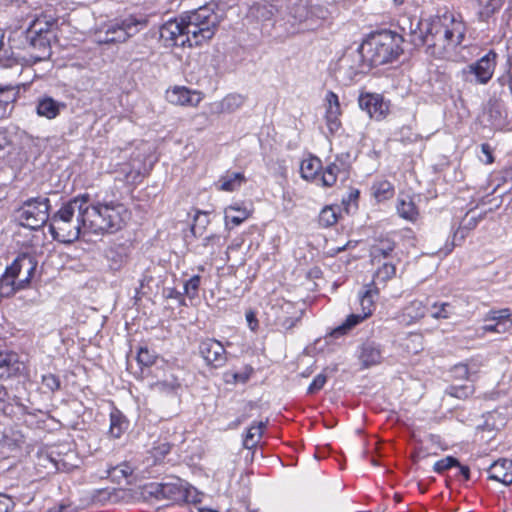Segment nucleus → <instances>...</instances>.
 Listing matches in <instances>:
<instances>
[{"mask_svg": "<svg viewBox=\"0 0 512 512\" xmlns=\"http://www.w3.org/2000/svg\"><path fill=\"white\" fill-rule=\"evenodd\" d=\"M403 34L382 30L369 35L354 51L355 60H364L367 67L391 63L402 54L404 36L415 47H425L427 54L439 59H454L464 44L467 25L463 17L452 11H445L424 20L402 19Z\"/></svg>", "mask_w": 512, "mask_h": 512, "instance_id": "obj_1", "label": "nucleus"}, {"mask_svg": "<svg viewBox=\"0 0 512 512\" xmlns=\"http://www.w3.org/2000/svg\"><path fill=\"white\" fill-rule=\"evenodd\" d=\"M219 17L210 6L170 18L159 27L160 41L166 48L199 46L213 38Z\"/></svg>", "mask_w": 512, "mask_h": 512, "instance_id": "obj_2", "label": "nucleus"}, {"mask_svg": "<svg viewBox=\"0 0 512 512\" xmlns=\"http://www.w3.org/2000/svg\"><path fill=\"white\" fill-rule=\"evenodd\" d=\"M87 193L79 194L62 204L50 215L49 232L54 240L72 243L84 232Z\"/></svg>", "mask_w": 512, "mask_h": 512, "instance_id": "obj_3", "label": "nucleus"}, {"mask_svg": "<svg viewBox=\"0 0 512 512\" xmlns=\"http://www.w3.org/2000/svg\"><path fill=\"white\" fill-rule=\"evenodd\" d=\"M128 216V210L123 204L113 201L94 203L87 193L84 232L95 235L114 233L123 227Z\"/></svg>", "mask_w": 512, "mask_h": 512, "instance_id": "obj_4", "label": "nucleus"}, {"mask_svg": "<svg viewBox=\"0 0 512 512\" xmlns=\"http://www.w3.org/2000/svg\"><path fill=\"white\" fill-rule=\"evenodd\" d=\"M148 26L146 15H128L104 24L96 33L98 44L122 43Z\"/></svg>", "mask_w": 512, "mask_h": 512, "instance_id": "obj_5", "label": "nucleus"}, {"mask_svg": "<svg viewBox=\"0 0 512 512\" xmlns=\"http://www.w3.org/2000/svg\"><path fill=\"white\" fill-rule=\"evenodd\" d=\"M51 202L46 196L30 197L16 210L19 224L31 230L43 227L50 218Z\"/></svg>", "mask_w": 512, "mask_h": 512, "instance_id": "obj_6", "label": "nucleus"}, {"mask_svg": "<svg viewBox=\"0 0 512 512\" xmlns=\"http://www.w3.org/2000/svg\"><path fill=\"white\" fill-rule=\"evenodd\" d=\"M379 295V290L374 283H368L363 287V291L359 293V302L362 309L360 314H350L346 319L331 332L330 336L339 338L348 334L354 327L360 324L363 320L372 315L375 308V300Z\"/></svg>", "mask_w": 512, "mask_h": 512, "instance_id": "obj_7", "label": "nucleus"}, {"mask_svg": "<svg viewBox=\"0 0 512 512\" xmlns=\"http://www.w3.org/2000/svg\"><path fill=\"white\" fill-rule=\"evenodd\" d=\"M497 53L489 50L477 61L465 66L460 71V77L464 82L485 85L487 84L495 71L497 65Z\"/></svg>", "mask_w": 512, "mask_h": 512, "instance_id": "obj_8", "label": "nucleus"}, {"mask_svg": "<svg viewBox=\"0 0 512 512\" xmlns=\"http://www.w3.org/2000/svg\"><path fill=\"white\" fill-rule=\"evenodd\" d=\"M338 161H340V156L336 157L335 162L327 165L319 176L318 173L322 167L321 160L317 157L306 158L300 165L301 176L306 180L319 181L324 187H331L336 183L340 171Z\"/></svg>", "mask_w": 512, "mask_h": 512, "instance_id": "obj_9", "label": "nucleus"}, {"mask_svg": "<svg viewBox=\"0 0 512 512\" xmlns=\"http://www.w3.org/2000/svg\"><path fill=\"white\" fill-rule=\"evenodd\" d=\"M150 494L158 500L180 501L197 503L200 496L193 487H185L180 479L171 482L156 483L151 485Z\"/></svg>", "mask_w": 512, "mask_h": 512, "instance_id": "obj_10", "label": "nucleus"}, {"mask_svg": "<svg viewBox=\"0 0 512 512\" xmlns=\"http://www.w3.org/2000/svg\"><path fill=\"white\" fill-rule=\"evenodd\" d=\"M54 24L55 20L48 19L46 16L36 18L26 30V39L30 45L42 50L43 53L49 52L52 37L51 29Z\"/></svg>", "mask_w": 512, "mask_h": 512, "instance_id": "obj_11", "label": "nucleus"}, {"mask_svg": "<svg viewBox=\"0 0 512 512\" xmlns=\"http://www.w3.org/2000/svg\"><path fill=\"white\" fill-rule=\"evenodd\" d=\"M198 349L205 364L211 368H221L227 362V352L224 345L214 338L201 339Z\"/></svg>", "mask_w": 512, "mask_h": 512, "instance_id": "obj_12", "label": "nucleus"}, {"mask_svg": "<svg viewBox=\"0 0 512 512\" xmlns=\"http://www.w3.org/2000/svg\"><path fill=\"white\" fill-rule=\"evenodd\" d=\"M358 103L363 111H366L371 118L377 121L385 119L390 111V101L386 100L381 94H361Z\"/></svg>", "mask_w": 512, "mask_h": 512, "instance_id": "obj_13", "label": "nucleus"}, {"mask_svg": "<svg viewBox=\"0 0 512 512\" xmlns=\"http://www.w3.org/2000/svg\"><path fill=\"white\" fill-rule=\"evenodd\" d=\"M484 116L490 126L497 130H503L510 124L507 106L501 99H490L487 103Z\"/></svg>", "mask_w": 512, "mask_h": 512, "instance_id": "obj_14", "label": "nucleus"}, {"mask_svg": "<svg viewBox=\"0 0 512 512\" xmlns=\"http://www.w3.org/2000/svg\"><path fill=\"white\" fill-rule=\"evenodd\" d=\"M357 358L362 369L379 365L383 360V347L375 340L367 339L358 346Z\"/></svg>", "mask_w": 512, "mask_h": 512, "instance_id": "obj_15", "label": "nucleus"}, {"mask_svg": "<svg viewBox=\"0 0 512 512\" xmlns=\"http://www.w3.org/2000/svg\"><path fill=\"white\" fill-rule=\"evenodd\" d=\"M279 313L275 319V325L284 333L291 331L301 320L302 312H298L290 301H282L278 308Z\"/></svg>", "mask_w": 512, "mask_h": 512, "instance_id": "obj_16", "label": "nucleus"}, {"mask_svg": "<svg viewBox=\"0 0 512 512\" xmlns=\"http://www.w3.org/2000/svg\"><path fill=\"white\" fill-rule=\"evenodd\" d=\"M201 91L189 89L185 86H175L167 91V99L170 103L179 106L196 107L203 100Z\"/></svg>", "mask_w": 512, "mask_h": 512, "instance_id": "obj_17", "label": "nucleus"}, {"mask_svg": "<svg viewBox=\"0 0 512 512\" xmlns=\"http://www.w3.org/2000/svg\"><path fill=\"white\" fill-rule=\"evenodd\" d=\"M66 108L67 104L65 102L56 100L49 95L40 96L35 103L37 116L47 120L56 119Z\"/></svg>", "mask_w": 512, "mask_h": 512, "instance_id": "obj_18", "label": "nucleus"}, {"mask_svg": "<svg viewBox=\"0 0 512 512\" xmlns=\"http://www.w3.org/2000/svg\"><path fill=\"white\" fill-rule=\"evenodd\" d=\"M149 387L152 392L166 397H176L182 390L180 380L173 374L166 375L163 379L151 382Z\"/></svg>", "mask_w": 512, "mask_h": 512, "instance_id": "obj_19", "label": "nucleus"}, {"mask_svg": "<svg viewBox=\"0 0 512 512\" xmlns=\"http://www.w3.org/2000/svg\"><path fill=\"white\" fill-rule=\"evenodd\" d=\"M24 368L16 353L8 350H0V378L8 379L21 372Z\"/></svg>", "mask_w": 512, "mask_h": 512, "instance_id": "obj_20", "label": "nucleus"}, {"mask_svg": "<svg viewBox=\"0 0 512 512\" xmlns=\"http://www.w3.org/2000/svg\"><path fill=\"white\" fill-rule=\"evenodd\" d=\"M354 52L345 55L339 64V73H343L344 80L346 82H351L355 79L356 76L365 72L367 67V62L364 60H355L353 59Z\"/></svg>", "mask_w": 512, "mask_h": 512, "instance_id": "obj_21", "label": "nucleus"}, {"mask_svg": "<svg viewBox=\"0 0 512 512\" xmlns=\"http://www.w3.org/2000/svg\"><path fill=\"white\" fill-rule=\"evenodd\" d=\"M488 477L504 485L512 484V460L498 459L490 465Z\"/></svg>", "mask_w": 512, "mask_h": 512, "instance_id": "obj_22", "label": "nucleus"}, {"mask_svg": "<svg viewBox=\"0 0 512 512\" xmlns=\"http://www.w3.org/2000/svg\"><path fill=\"white\" fill-rule=\"evenodd\" d=\"M19 85H0V119L7 117L19 97Z\"/></svg>", "mask_w": 512, "mask_h": 512, "instance_id": "obj_23", "label": "nucleus"}, {"mask_svg": "<svg viewBox=\"0 0 512 512\" xmlns=\"http://www.w3.org/2000/svg\"><path fill=\"white\" fill-rule=\"evenodd\" d=\"M245 97L238 93H230L220 101L211 104V111L216 114H230L243 106Z\"/></svg>", "mask_w": 512, "mask_h": 512, "instance_id": "obj_24", "label": "nucleus"}, {"mask_svg": "<svg viewBox=\"0 0 512 512\" xmlns=\"http://www.w3.org/2000/svg\"><path fill=\"white\" fill-rule=\"evenodd\" d=\"M398 215L407 221L415 222L419 217V210L413 198L407 194H400L396 205Z\"/></svg>", "mask_w": 512, "mask_h": 512, "instance_id": "obj_25", "label": "nucleus"}, {"mask_svg": "<svg viewBox=\"0 0 512 512\" xmlns=\"http://www.w3.org/2000/svg\"><path fill=\"white\" fill-rule=\"evenodd\" d=\"M395 249V242L389 237H381L371 248L372 262L380 263L388 258Z\"/></svg>", "mask_w": 512, "mask_h": 512, "instance_id": "obj_26", "label": "nucleus"}, {"mask_svg": "<svg viewBox=\"0 0 512 512\" xmlns=\"http://www.w3.org/2000/svg\"><path fill=\"white\" fill-rule=\"evenodd\" d=\"M250 216V211L243 203H234L225 209V223L238 226Z\"/></svg>", "mask_w": 512, "mask_h": 512, "instance_id": "obj_27", "label": "nucleus"}, {"mask_svg": "<svg viewBox=\"0 0 512 512\" xmlns=\"http://www.w3.org/2000/svg\"><path fill=\"white\" fill-rule=\"evenodd\" d=\"M128 426L129 421L120 410L114 409L111 411L109 426V434L111 437L115 439L120 438L128 429Z\"/></svg>", "mask_w": 512, "mask_h": 512, "instance_id": "obj_28", "label": "nucleus"}, {"mask_svg": "<svg viewBox=\"0 0 512 512\" xmlns=\"http://www.w3.org/2000/svg\"><path fill=\"white\" fill-rule=\"evenodd\" d=\"M505 0H478V16L481 21L487 22L503 7Z\"/></svg>", "mask_w": 512, "mask_h": 512, "instance_id": "obj_29", "label": "nucleus"}, {"mask_svg": "<svg viewBox=\"0 0 512 512\" xmlns=\"http://www.w3.org/2000/svg\"><path fill=\"white\" fill-rule=\"evenodd\" d=\"M26 59L16 53L11 47H5L2 40H0V65L9 68L14 65H23Z\"/></svg>", "mask_w": 512, "mask_h": 512, "instance_id": "obj_30", "label": "nucleus"}, {"mask_svg": "<svg viewBox=\"0 0 512 512\" xmlns=\"http://www.w3.org/2000/svg\"><path fill=\"white\" fill-rule=\"evenodd\" d=\"M372 194L378 202L388 200L393 197L394 186L388 180H379L372 185Z\"/></svg>", "mask_w": 512, "mask_h": 512, "instance_id": "obj_31", "label": "nucleus"}, {"mask_svg": "<svg viewBox=\"0 0 512 512\" xmlns=\"http://www.w3.org/2000/svg\"><path fill=\"white\" fill-rule=\"evenodd\" d=\"M308 15L309 11L307 7L303 4H298L290 9L289 16L291 19H289V21L292 25H303L301 30L310 29L312 25L307 23L309 21Z\"/></svg>", "mask_w": 512, "mask_h": 512, "instance_id": "obj_32", "label": "nucleus"}, {"mask_svg": "<svg viewBox=\"0 0 512 512\" xmlns=\"http://www.w3.org/2000/svg\"><path fill=\"white\" fill-rule=\"evenodd\" d=\"M426 307L422 301H411L403 310V317L408 323L415 322L426 314Z\"/></svg>", "mask_w": 512, "mask_h": 512, "instance_id": "obj_33", "label": "nucleus"}, {"mask_svg": "<svg viewBox=\"0 0 512 512\" xmlns=\"http://www.w3.org/2000/svg\"><path fill=\"white\" fill-rule=\"evenodd\" d=\"M265 426L266 423L262 421L252 424L246 432L243 441L244 447L252 448L256 446L259 439L262 437Z\"/></svg>", "mask_w": 512, "mask_h": 512, "instance_id": "obj_34", "label": "nucleus"}, {"mask_svg": "<svg viewBox=\"0 0 512 512\" xmlns=\"http://www.w3.org/2000/svg\"><path fill=\"white\" fill-rule=\"evenodd\" d=\"M396 275V266L390 262H384L381 266L378 267L373 276V281L375 286L378 283H386L388 280L392 279Z\"/></svg>", "mask_w": 512, "mask_h": 512, "instance_id": "obj_35", "label": "nucleus"}, {"mask_svg": "<svg viewBox=\"0 0 512 512\" xmlns=\"http://www.w3.org/2000/svg\"><path fill=\"white\" fill-rule=\"evenodd\" d=\"M171 450V444L165 440L157 441L153 444L149 453L153 458V463L158 464L169 454Z\"/></svg>", "mask_w": 512, "mask_h": 512, "instance_id": "obj_36", "label": "nucleus"}, {"mask_svg": "<svg viewBox=\"0 0 512 512\" xmlns=\"http://www.w3.org/2000/svg\"><path fill=\"white\" fill-rule=\"evenodd\" d=\"M245 181V177L240 172H234L228 174L221 179V190L223 191H234L241 186V184Z\"/></svg>", "mask_w": 512, "mask_h": 512, "instance_id": "obj_37", "label": "nucleus"}, {"mask_svg": "<svg viewBox=\"0 0 512 512\" xmlns=\"http://www.w3.org/2000/svg\"><path fill=\"white\" fill-rule=\"evenodd\" d=\"M209 213L204 211H197L194 215V221L191 226V233L194 237L203 235L207 225L209 224Z\"/></svg>", "mask_w": 512, "mask_h": 512, "instance_id": "obj_38", "label": "nucleus"}, {"mask_svg": "<svg viewBox=\"0 0 512 512\" xmlns=\"http://www.w3.org/2000/svg\"><path fill=\"white\" fill-rule=\"evenodd\" d=\"M337 207L325 206L318 217L319 225L322 227H330L338 220Z\"/></svg>", "mask_w": 512, "mask_h": 512, "instance_id": "obj_39", "label": "nucleus"}, {"mask_svg": "<svg viewBox=\"0 0 512 512\" xmlns=\"http://www.w3.org/2000/svg\"><path fill=\"white\" fill-rule=\"evenodd\" d=\"M446 393L458 399H466L474 393V386L471 383L464 385H450L446 389Z\"/></svg>", "mask_w": 512, "mask_h": 512, "instance_id": "obj_40", "label": "nucleus"}, {"mask_svg": "<svg viewBox=\"0 0 512 512\" xmlns=\"http://www.w3.org/2000/svg\"><path fill=\"white\" fill-rule=\"evenodd\" d=\"M201 279L202 278L200 275H193L184 282L183 291L185 293V296L190 300H193L198 297Z\"/></svg>", "mask_w": 512, "mask_h": 512, "instance_id": "obj_41", "label": "nucleus"}, {"mask_svg": "<svg viewBox=\"0 0 512 512\" xmlns=\"http://www.w3.org/2000/svg\"><path fill=\"white\" fill-rule=\"evenodd\" d=\"M106 257L110 262V268L114 271L120 270L126 263L127 256L125 253L118 251V249L110 248Z\"/></svg>", "mask_w": 512, "mask_h": 512, "instance_id": "obj_42", "label": "nucleus"}, {"mask_svg": "<svg viewBox=\"0 0 512 512\" xmlns=\"http://www.w3.org/2000/svg\"><path fill=\"white\" fill-rule=\"evenodd\" d=\"M453 314V307L450 303H435L430 310L431 317L435 319H447Z\"/></svg>", "mask_w": 512, "mask_h": 512, "instance_id": "obj_43", "label": "nucleus"}, {"mask_svg": "<svg viewBox=\"0 0 512 512\" xmlns=\"http://www.w3.org/2000/svg\"><path fill=\"white\" fill-rule=\"evenodd\" d=\"M341 112L325 111V122L330 135L336 134L341 128Z\"/></svg>", "mask_w": 512, "mask_h": 512, "instance_id": "obj_44", "label": "nucleus"}, {"mask_svg": "<svg viewBox=\"0 0 512 512\" xmlns=\"http://www.w3.org/2000/svg\"><path fill=\"white\" fill-rule=\"evenodd\" d=\"M38 458L41 465L47 467L46 462L50 463L55 470H62V466L65 465L61 459L54 456V451H40Z\"/></svg>", "mask_w": 512, "mask_h": 512, "instance_id": "obj_45", "label": "nucleus"}, {"mask_svg": "<svg viewBox=\"0 0 512 512\" xmlns=\"http://www.w3.org/2000/svg\"><path fill=\"white\" fill-rule=\"evenodd\" d=\"M41 383L47 392L54 393L61 388V380L59 376L53 373L43 374L41 377Z\"/></svg>", "mask_w": 512, "mask_h": 512, "instance_id": "obj_46", "label": "nucleus"}, {"mask_svg": "<svg viewBox=\"0 0 512 512\" xmlns=\"http://www.w3.org/2000/svg\"><path fill=\"white\" fill-rule=\"evenodd\" d=\"M157 355L147 347H140L137 353V362L141 366L149 367L154 364Z\"/></svg>", "mask_w": 512, "mask_h": 512, "instance_id": "obj_47", "label": "nucleus"}, {"mask_svg": "<svg viewBox=\"0 0 512 512\" xmlns=\"http://www.w3.org/2000/svg\"><path fill=\"white\" fill-rule=\"evenodd\" d=\"M133 467L129 463H121L117 466L111 467L108 470V475L113 478H128L133 474Z\"/></svg>", "mask_w": 512, "mask_h": 512, "instance_id": "obj_48", "label": "nucleus"}, {"mask_svg": "<svg viewBox=\"0 0 512 512\" xmlns=\"http://www.w3.org/2000/svg\"><path fill=\"white\" fill-rule=\"evenodd\" d=\"M468 233L469 232L462 225H459V227L453 232L451 243L447 242L445 244V253H450L455 246L460 245Z\"/></svg>", "mask_w": 512, "mask_h": 512, "instance_id": "obj_49", "label": "nucleus"}, {"mask_svg": "<svg viewBox=\"0 0 512 512\" xmlns=\"http://www.w3.org/2000/svg\"><path fill=\"white\" fill-rule=\"evenodd\" d=\"M456 465H459L457 458L453 456H446L435 462L433 470L436 473L441 474L452 467H456Z\"/></svg>", "mask_w": 512, "mask_h": 512, "instance_id": "obj_50", "label": "nucleus"}, {"mask_svg": "<svg viewBox=\"0 0 512 512\" xmlns=\"http://www.w3.org/2000/svg\"><path fill=\"white\" fill-rule=\"evenodd\" d=\"M398 140L402 143H415L419 140V135L412 131L410 126H402L397 132Z\"/></svg>", "mask_w": 512, "mask_h": 512, "instance_id": "obj_51", "label": "nucleus"}, {"mask_svg": "<svg viewBox=\"0 0 512 512\" xmlns=\"http://www.w3.org/2000/svg\"><path fill=\"white\" fill-rule=\"evenodd\" d=\"M487 320L492 321H500L510 323L511 320V312L508 308L500 309V310H491L487 315Z\"/></svg>", "mask_w": 512, "mask_h": 512, "instance_id": "obj_52", "label": "nucleus"}, {"mask_svg": "<svg viewBox=\"0 0 512 512\" xmlns=\"http://www.w3.org/2000/svg\"><path fill=\"white\" fill-rule=\"evenodd\" d=\"M325 111L341 112L339 97L333 91H328L325 95Z\"/></svg>", "mask_w": 512, "mask_h": 512, "instance_id": "obj_53", "label": "nucleus"}, {"mask_svg": "<svg viewBox=\"0 0 512 512\" xmlns=\"http://www.w3.org/2000/svg\"><path fill=\"white\" fill-rule=\"evenodd\" d=\"M327 376L324 373H319L316 375L313 379V381L310 383L307 389L308 394H314L318 391H320L324 385L326 384Z\"/></svg>", "mask_w": 512, "mask_h": 512, "instance_id": "obj_54", "label": "nucleus"}, {"mask_svg": "<svg viewBox=\"0 0 512 512\" xmlns=\"http://www.w3.org/2000/svg\"><path fill=\"white\" fill-rule=\"evenodd\" d=\"M481 218V215H475L469 212L466 214L460 225H462L468 232H470L478 225Z\"/></svg>", "mask_w": 512, "mask_h": 512, "instance_id": "obj_55", "label": "nucleus"}, {"mask_svg": "<svg viewBox=\"0 0 512 512\" xmlns=\"http://www.w3.org/2000/svg\"><path fill=\"white\" fill-rule=\"evenodd\" d=\"M451 374L455 379H467L469 376V368L466 364L458 363L451 369Z\"/></svg>", "mask_w": 512, "mask_h": 512, "instance_id": "obj_56", "label": "nucleus"}, {"mask_svg": "<svg viewBox=\"0 0 512 512\" xmlns=\"http://www.w3.org/2000/svg\"><path fill=\"white\" fill-rule=\"evenodd\" d=\"M245 318H246L247 325H248L249 329L252 332H257L259 329V321L256 317L255 311H253L252 309H249L248 311H246Z\"/></svg>", "mask_w": 512, "mask_h": 512, "instance_id": "obj_57", "label": "nucleus"}, {"mask_svg": "<svg viewBox=\"0 0 512 512\" xmlns=\"http://www.w3.org/2000/svg\"><path fill=\"white\" fill-rule=\"evenodd\" d=\"M185 293L184 291H179L176 288H168L167 289V298L174 299L178 302L179 305L185 306Z\"/></svg>", "mask_w": 512, "mask_h": 512, "instance_id": "obj_58", "label": "nucleus"}, {"mask_svg": "<svg viewBox=\"0 0 512 512\" xmlns=\"http://www.w3.org/2000/svg\"><path fill=\"white\" fill-rule=\"evenodd\" d=\"M508 72L507 77H499L498 81L503 85L505 82H508L509 89L512 93V47L510 48L509 54H508Z\"/></svg>", "mask_w": 512, "mask_h": 512, "instance_id": "obj_59", "label": "nucleus"}, {"mask_svg": "<svg viewBox=\"0 0 512 512\" xmlns=\"http://www.w3.org/2000/svg\"><path fill=\"white\" fill-rule=\"evenodd\" d=\"M14 507V501L6 494L0 493V512H10Z\"/></svg>", "mask_w": 512, "mask_h": 512, "instance_id": "obj_60", "label": "nucleus"}, {"mask_svg": "<svg viewBox=\"0 0 512 512\" xmlns=\"http://www.w3.org/2000/svg\"><path fill=\"white\" fill-rule=\"evenodd\" d=\"M221 240H222L221 236L216 235V234H212V235L206 236L203 239V246H205V247H207L209 245H218V246H220L222 244Z\"/></svg>", "mask_w": 512, "mask_h": 512, "instance_id": "obj_61", "label": "nucleus"}, {"mask_svg": "<svg viewBox=\"0 0 512 512\" xmlns=\"http://www.w3.org/2000/svg\"><path fill=\"white\" fill-rule=\"evenodd\" d=\"M504 16L507 17L506 29H505L504 34L506 36L509 35V37L512 38V11L506 10L504 13Z\"/></svg>", "mask_w": 512, "mask_h": 512, "instance_id": "obj_62", "label": "nucleus"}, {"mask_svg": "<svg viewBox=\"0 0 512 512\" xmlns=\"http://www.w3.org/2000/svg\"><path fill=\"white\" fill-rule=\"evenodd\" d=\"M481 151L486 156L485 163L486 164L492 163L493 162V156H492L490 145L488 143H483L481 145Z\"/></svg>", "mask_w": 512, "mask_h": 512, "instance_id": "obj_63", "label": "nucleus"}, {"mask_svg": "<svg viewBox=\"0 0 512 512\" xmlns=\"http://www.w3.org/2000/svg\"><path fill=\"white\" fill-rule=\"evenodd\" d=\"M483 330L485 332H492V333H505L507 331V327H503V329H499V324H487L483 326Z\"/></svg>", "mask_w": 512, "mask_h": 512, "instance_id": "obj_64", "label": "nucleus"}]
</instances>
